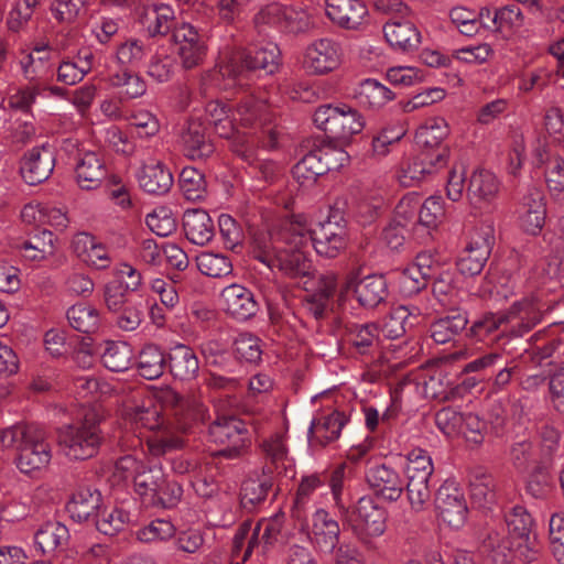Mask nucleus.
Masks as SVG:
<instances>
[{"instance_id":"43","label":"nucleus","mask_w":564,"mask_h":564,"mask_svg":"<svg viewBox=\"0 0 564 564\" xmlns=\"http://www.w3.org/2000/svg\"><path fill=\"white\" fill-rule=\"evenodd\" d=\"M272 486L271 474L263 470L262 475L253 474L241 485V505L243 508H253L256 505L264 501Z\"/></svg>"},{"instance_id":"37","label":"nucleus","mask_w":564,"mask_h":564,"mask_svg":"<svg viewBox=\"0 0 564 564\" xmlns=\"http://www.w3.org/2000/svg\"><path fill=\"white\" fill-rule=\"evenodd\" d=\"M167 361L175 379L191 380L198 373V358L194 350L184 344H176L170 348Z\"/></svg>"},{"instance_id":"3","label":"nucleus","mask_w":564,"mask_h":564,"mask_svg":"<svg viewBox=\"0 0 564 564\" xmlns=\"http://www.w3.org/2000/svg\"><path fill=\"white\" fill-rule=\"evenodd\" d=\"M101 420V410L89 406L83 410L76 422L62 426L57 432V441L64 455L70 459L93 457L102 440L99 429Z\"/></svg>"},{"instance_id":"45","label":"nucleus","mask_w":564,"mask_h":564,"mask_svg":"<svg viewBox=\"0 0 564 564\" xmlns=\"http://www.w3.org/2000/svg\"><path fill=\"white\" fill-rule=\"evenodd\" d=\"M132 349L123 341H106L100 352L104 366L113 372H123L130 368Z\"/></svg>"},{"instance_id":"1","label":"nucleus","mask_w":564,"mask_h":564,"mask_svg":"<svg viewBox=\"0 0 564 564\" xmlns=\"http://www.w3.org/2000/svg\"><path fill=\"white\" fill-rule=\"evenodd\" d=\"M306 225L285 221L254 238L253 257L271 270L299 281L307 290L315 269L311 259Z\"/></svg>"},{"instance_id":"33","label":"nucleus","mask_w":564,"mask_h":564,"mask_svg":"<svg viewBox=\"0 0 564 564\" xmlns=\"http://www.w3.org/2000/svg\"><path fill=\"white\" fill-rule=\"evenodd\" d=\"M183 228L186 238L197 246L208 243L215 234L214 223L203 209L186 210L183 215Z\"/></svg>"},{"instance_id":"47","label":"nucleus","mask_w":564,"mask_h":564,"mask_svg":"<svg viewBox=\"0 0 564 564\" xmlns=\"http://www.w3.org/2000/svg\"><path fill=\"white\" fill-rule=\"evenodd\" d=\"M199 272L209 278L223 279L232 274L230 258L220 252L203 251L196 257Z\"/></svg>"},{"instance_id":"35","label":"nucleus","mask_w":564,"mask_h":564,"mask_svg":"<svg viewBox=\"0 0 564 564\" xmlns=\"http://www.w3.org/2000/svg\"><path fill=\"white\" fill-rule=\"evenodd\" d=\"M100 507L101 495L90 487L79 488L66 505L67 512L77 522L94 519Z\"/></svg>"},{"instance_id":"25","label":"nucleus","mask_w":564,"mask_h":564,"mask_svg":"<svg viewBox=\"0 0 564 564\" xmlns=\"http://www.w3.org/2000/svg\"><path fill=\"white\" fill-rule=\"evenodd\" d=\"M51 459V447L45 442L43 432L36 429L30 442L21 447L17 457V466L21 473L31 474L47 467Z\"/></svg>"},{"instance_id":"26","label":"nucleus","mask_w":564,"mask_h":564,"mask_svg":"<svg viewBox=\"0 0 564 564\" xmlns=\"http://www.w3.org/2000/svg\"><path fill=\"white\" fill-rule=\"evenodd\" d=\"M223 307L227 314L238 321H246L254 316L259 304L253 293L241 284H230L220 294Z\"/></svg>"},{"instance_id":"42","label":"nucleus","mask_w":564,"mask_h":564,"mask_svg":"<svg viewBox=\"0 0 564 564\" xmlns=\"http://www.w3.org/2000/svg\"><path fill=\"white\" fill-rule=\"evenodd\" d=\"M416 308L410 311L409 307L400 305L394 307L384 318L381 333L386 338L397 339L403 336L406 330L417 323Z\"/></svg>"},{"instance_id":"10","label":"nucleus","mask_w":564,"mask_h":564,"mask_svg":"<svg viewBox=\"0 0 564 564\" xmlns=\"http://www.w3.org/2000/svg\"><path fill=\"white\" fill-rule=\"evenodd\" d=\"M494 243V225L486 223L477 227L457 261V270L466 276L479 274L491 253Z\"/></svg>"},{"instance_id":"20","label":"nucleus","mask_w":564,"mask_h":564,"mask_svg":"<svg viewBox=\"0 0 564 564\" xmlns=\"http://www.w3.org/2000/svg\"><path fill=\"white\" fill-rule=\"evenodd\" d=\"M260 448L264 455L269 474L292 478L295 475L294 459L289 455L286 437L282 433H273L262 440Z\"/></svg>"},{"instance_id":"46","label":"nucleus","mask_w":564,"mask_h":564,"mask_svg":"<svg viewBox=\"0 0 564 564\" xmlns=\"http://www.w3.org/2000/svg\"><path fill=\"white\" fill-rule=\"evenodd\" d=\"M445 218L444 200L442 196L432 195L422 204L420 203L417 226L420 227V236L430 234L436 229Z\"/></svg>"},{"instance_id":"29","label":"nucleus","mask_w":564,"mask_h":564,"mask_svg":"<svg viewBox=\"0 0 564 564\" xmlns=\"http://www.w3.org/2000/svg\"><path fill=\"white\" fill-rule=\"evenodd\" d=\"M72 246L76 256L88 265L96 269H106L110 265L107 247L90 234L75 235Z\"/></svg>"},{"instance_id":"62","label":"nucleus","mask_w":564,"mask_h":564,"mask_svg":"<svg viewBox=\"0 0 564 564\" xmlns=\"http://www.w3.org/2000/svg\"><path fill=\"white\" fill-rule=\"evenodd\" d=\"M175 535L174 524L166 519H155L138 529L135 536L143 543H156L170 540Z\"/></svg>"},{"instance_id":"51","label":"nucleus","mask_w":564,"mask_h":564,"mask_svg":"<svg viewBox=\"0 0 564 564\" xmlns=\"http://www.w3.org/2000/svg\"><path fill=\"white\" fill-rule=\"evenodd\" d=\"M481 549L487 564H511V542L499 532H490L484 540Z\"/></svg>"},{"instance_id":"13","label":"nucleus","mask_w":564,"mask_h":564,"mask_svg":"<svg viewBox=\"0 0 564 564\" xmlns=\"http://www.w3.org/2000/svg\"><path fill=\"white\" fill-rule=\"evenodd\" d=\"M308 236V246H313L316 253L321 257L334 259L345 250L347 246L346 225L340 220L318 223L314 228L306 227Z\"/></svg>"},{"instance_id":"15","label":"nucleus","mask_w":564,"mask_h":564,"mask_svg":"<svg viewBox=\"0 0 564 564\" xmlns=\"http://www.w3.org/2000/svg\"><path fill=\"white\" fill-rule=\"evenodd\" d=\"M438 518L449 528L459 529L468 514L464 492L454 481H445L436 491L434 500Z\"/></svg>"},{"instance_id":"5","label":"nucleus","mask_w":564,"mask_h":564,"mask_svg":"<svg viewBox=\"0 0 564 564\" xmlns=\"http://www.w3.org/2000/svg\"><path fill=\"white\" fill-rule=\"evenodd\" d=\"M235 120L238 128L250 129L249 135L240 132L243 138L245 149L252 144L254 153L262 134H268L270 138L268 143L263 142V145H274V131L269 126L271 113L268 105L262 99L253 96L242 99L235 110Z\"/></svg>"},{"instance_id":"41","label":"nucleus","mask_w":564,"mask_h":564,"mask_svg":"<svg viewBox=\"0 0 564 564\" xmlns=\"http://www.w3.org/2000/svg\"><path fill=\"white\" fill-rule=\"evenodd\" d=\"M348 421V415L340 411H334L318 421L313 420L307 430V438L311 441L315 437L324 444L333 442L339 437Z\"/></svg>"},{"instance_id":"49","label":"nucleus","mask_w":564,"mask_h":564,"mask_svg":"<svg viewBox=\"0 0 564 564\" xmlns=\"http://www.w3.org/2000/svg\"><path fill=\"white\" fill-rule=\"evenodd\" d=\"M292 174L301 185L313 184L318 176L326 174L321 149H315L304 155V158L294 165Z\"/></svg>"},{"instance_id":"22","label":"nucleus","mask_w":564,"mask_h":564,"mask_svg":"<svg viewBox=\"0 0 564 564\" xmlns=\"http://www.w3.org/2000/svg\"><path fill=\"white\" fill-rule=\"evenodd\" d=\"M55 166V155L51 147L41 145L29 150L21 160L20 172L30 185L46 181Z\"/></svg>"},{"instance_id":"36","label":"nucleus","mask_w":564,"mask_h":564,"mask_svg":"<svg viewBox=\"0 0 564 564\" xmlns=\"http://www.w3.org/2000/svg\"><path fill=\"white\" fill-rule=\"evenodd\" d=\"M139 185L148 193L163 195L173 185V175L166 166L153 161L144 164L138 173Z\"/></svg>"},{"instance_id":"12","label":"nucleus","mask_w":564,"mask_h":564,"mask_svg":"<svg viewBox=\"0 0 564 564\" xmlns=\"http://www.w3.org/2000/svg\"><path fill=\"white\" fill-rule=\"evenodd\" d=\"M352 292L358 304L366 308L378 306L388 295V285L383 275L369 274L360 278L359 271L354 270L346 276L340 289V297Z\"/></svg>"},{"instance_id":"16","label":"nucleus","mask_w":564,"mask_h":564,"mask_svg":"<svg viewBox=\"0 0 564 564\" xmlns=\"http://www.w3.org/2000/svg\"><path fill=\"white\" fill-rule=\"evenodd\" d=\"M173 42L183 67L199 65L206 55L204 36L191 23L183 22L173 29Z\"/></svg>"},{"instance_id":"61","label":"nucleus","mask_w":564,"mask_h":564,"mask_svg":"<svg viewBox=\"0 0 564 564\" xmlns=\"http://www.w3.org/2000/svg\"><path fill=\"white\" fill-rule=\"evenodd\" d=\"M97 530L105 535H115L121 531L129 520V514L118 508L99 509L98 516L93 519Z\"/></svg>"},{"instance_id":"44","label":"nucleus","mask_w":564,"mask_h":564,"mask_svg":"<svg viewBox=\"0 0 564 564\" xmlns=\"http://www.w3.org/2000/svg\"><path fill=\"white\" fill-rule=\"evenodd\" d=\"M326 479L319 474L303 476L297 488L292 516L296 521L306 520V510L310 507L311 496L323 488Z\"/></svg>"},{"instance_id":"50","label":"nucleus","mask_w":564,"mask_h":564,"mask_svg":"<svg viewBox=\"0 0 564 564\" xmlns=\"http://www.w3.org/2000/svg\"><path fill=\"white\" fill-rule=\"evenodd\" d=\"M21 218L25 224L29 225H52V226H65L67 218L59 210L55 208H48L41 203H29L21 210Z\"/></svg>"},{"instance_id":"17","label":"nucleus","mask_w":564,"mask_h":564,"mask_svg":"<svg viewBox=\"0 0 564 564\" xmlns=\"http://www.w3.org/2000/svg\"><path fill=\"white\" fill-rule=\"evenodd\" d=\"M340 46L330 39H319L311 43L304 53L303 67L314 75H323L336 69L340 64Z\"/></svg>"},{"instance_id":"24","label":"nucleus","mask_w":564,"mask_h":564,"mask_svg":"<svg viewBox=\"0 0 564 564\" xmlns=\"http://www.w3.org/2000/svg\"><path fill=\"white\" fill-rule=\"evenodd\" d=\"M326 14L338 26L359 30L368 18V8L361 0H327Z\"/></svg>"},{"instance_id":"48","label":"nucleus","mask_w":564,"mask_h":564,"mask_svg":"<svg viewBox=\"0 0 564 564\" xmlns=\"http://www.w3.org/2000/svg\"><path fill=\"white\" fill-rule=\"evenodd\" d=\"M148 54L149 47L145 43L131 37L117 47L115 59L121 69L133 70L143 63Z\"/></svg>"},{"instance_id":"59","label":"nucleus","mask_w":564,"mask_h":564,"mask_svg":"<svg viewBox=\"0 0 564 564\" xmlns=\"http://www.w3.org/2000/svg\"><path fill=\"white\" fill-rule=\"evenodd\" d=\"M420 199L413 194L403 196L394 208V223L413 230L420 235V227L417 226Z\"/></svg>"},{"instance_id":"31","label":"nucleus","mask_w":564,"mask_h":564,"mask_svg":"<svg viewBox=\"0 0 564 564\" xmlns=\"http://www.w3.org/2000/svg\"><path fill=\"white\" fill-rule=\"evenodd\" d=\"M123 415L130 424L147 429L153 433L166 425L162 416L161 405L151 398L143 400L140 404L127 405Z\"/></svg>"},{"instance_id":"34","label":"nucleus","mask_w":564,"mask_h":564,"mask_svg":"<svg viewBox=\"0 0 564 564\" xmlns=\"http://www.w3.org/2000/svg\"><path fill=\"white\" fill-rule=\"evenodd\" d=\"M175 19L174 10L169 4H153L142 9L139 23L150 36L165 35Z\"/></svg>"},{"instance_id":"19","label":"nucleus","mask_w":564,"mask_h":564,"mask_svg":"<svg viewBox=\"0 0 564 564\" xmlns=\"http://www.w3.org/2000/svg\"><path fill=\"white\" fill-rule=\"evenodd\" d=\"M517 215L518 224L525 234L539 235L546 219V202L542 189L529 188L519 204Z\"/></svg>"},{"instance_id":"2","label":"nucleus","mask_w":564,"mask_h":564,"mask_svg":"<svg viewBox=\"0 0 564 564\" xmlns=\"http://www.w3.org/2000/svg\"><path fill=\"white\" fill-rule=\"evenodd\" d=\"M280 62V50L275 43L251 47L235 54L202 77L206 87L232 88L245 70H263L273 74Z\"/></svg>"},{"instance_id":"27","label":"nucleus","mask_w":564,"mask_h":564,"mask_svg":"<svg viewBox=\"0 0 564 564\" xmlns=\"http://www.w3.org/2000/svg\"><path fill=\"white\" fill-rule=\"evenodd\" d=\"M75 181L82 189L93 191L100 186L108 170L104 158L95 151L79 153L75 164Z\"/></svg>"},{"instance_id":"6","label":"nucleus","mask_w":564,"mask_h":564,"mask_svg":"<svg viewBox=\"0 0 564 564\" xmlns=\"http://www.w3.org/2000/svg\"><path fill=\"white\" fill-rule=\"evenodd\" d=\"M313 121L318 129L340 140H347L360 133L366 123L358 110L345 104L318 107L314 112Z\"/></svg>"},{"instance_id":"58","label":"nucleus","mask_w":564,"mask_h":564,"mask_svg":"<svg viewBox=\"0 0 564 564\" xmlns=\"http://www.w3.org/2000/svg\"><path fill=\"white\" fill-rule=\"evenodd\" d=\"M506 524L508 528V540H517L533 535V519L527 509L522 506H514L506 514Z\"/></svg>"},{"instance_id":"55","label":"nucleus","mask_w":564,"mask_h":564,"mask_svg":"<svg viewBox=\"0 0 564 564\" xmlns=\"http://www.w3.org/2000/svg\"><path fill=\"white\" fill-rule=\"evenodd\" d=\"M379 328L373 323L354 324L349 328V341L360 355L370 354L379 340Z\"/></svg>"},{"instance_id":"4","label":"nucleus","mask_w":564,"mask_h":564,"mask_svg":"<svg viewBox=\"0 0 564 564\" xmlns=\"http://www.w3.org/2000/svg\"><path fill=\"white\" fill-rule=\"evenodd\" d=\"M434 464L431 455L422 448H414L406 455V499L413 512L425 511L431 502V479Z\"/></svg>"},{"instance_id":"53","label":"nucleus","mask_w":564,"mask_h":564,"mask_svg":"<svg viewBox=\"0 0 564 564\" xmlns=\"http://www.w3.org/2000/svg\"><path fill=\"white\" fill-rule=\"evenodd\" d=\"M468 318L465 313L446 316L431 325V337L436 344H446L466 328Z\"/></svg>"},{"instance_id":"64","label":"nucleus","mask_w":564,"mask_h":564,"mask_svg":"<svg viewBox=\"0 0 564 564\" xmlns=\"http://www.w3.org/2000/svg\"><path fill=\"white\" fill-rule=\"evenodd\" d=\"M550 550L554 558L564 564V511L554 512L549 521Z\"/></svg>"},{"instance_id":"28","label":"nucleus","mask_w":564,"mask_h":564,"mask_svg":"<svg viewBox=\"0 0 564 564\" xmlns=\"http://www.w3.org/2000/svg\"><path fill=\"white\" fill-rule=\"evenodd\" d=\"M506 316L509 332L514 337L523 336L543 319L539 305L527 299L513 303Z\"/></svg>"},{"instance_id":"23","label":"nucleus","mask_w":564,"mask_h":564,"mask_svg":"<svg viewBox=\"0 0 564 564\" xmlns=\"http://www.w3.org/2000/svg\"><path fill=\"white\" fill-rule=\"evenodd\" d=\"M366 478L375 494L388 501H397L404 490L400 474L387 464L371 466Z\"/></svg>"},{"instance_id":"56","label":"nucleus","mask_w":564,"mask_h":564,"mask_svg":"<svg viewBox=\"0 0 564 564\" xmlns=\"http://www.w3.org/2000/svg\"><path fill=\"white\" fill-rule=\"evenodd\" d=\"M148 452L154 457L172 453L183 446V441L165 425L147 437Z\"/></svg>"},{"instance_id":"8","label":"nucleus","mask_w":564,"mask_h":564,"mask_svg":"<svg viewBox=\"0 0 564 564\" xmlns=\"http://www.w3.org/2000/svg\"><path fill=\"white\" fill-rule=\"evenodd\" d=\"M116 474L123 479H132L135 492L147 506L152 505L165 476L161 467H148L131 455L116 463Z\"/></svg>"},{"instance_id":"54","label":"nucleus","mask_w":564,"mask_h":564,"mask_svg":"<svg viewBox=\"0 0 564 564\" xmlns=\"http://www.w3.org/2000/svg\"><path fill=\"white\" fill-rule=\"evenodd\" d=\"M449 127L444 118L427 119L415 133L416 143L427 149H433L448 135Z\"/></svg>"},{"instance_id":"63","label":"nucleus","mask_w":564,"mask_h":564,"mask_svg":"<svg viewBox=\"0 0 564 564\" xmlns=\"http://www.w3.org/2000/svg\"><path fill=\"white\" fill-rule=\"evenodd\" d=\"M495 479L484 471L476 473L470 480V497L478 507H487L495 500Z\"/></svg>"},{"instance_id":"11","label":"nucleus","mask_w":564,"mask_h":564,"mask_svg":"<svg viewBox=\"0 0 564 564\" xmlns=\"http://www.w3.org/2000/svg\"><path fill=\"white\" fill-rule=\"evenodd\" d=\"M206 117L215 132L225 139H231L232 151L243 160H253V145L245 149L243 138L238 130L235 112H230L227 106L218 100H212L206 105Z\"/></svg>"},{"instance_id":"9","label":"nucleus","mask_w":564,"mask_h":564,"mask_svg":"<svg viewBox=\"0 0 564 564\" xmlns=\"http://www.w3.org/2000/svg\"><path fill=\"white\" fill-rule=\"evenodd\" d=\"M210 442L221 445L218 455L228 459L237 458L248 446V431L245 423L235 416H221L208 429Z\"/></svg>"},{"instance_id":"38","label":"nucleus","mask_w":564,"mask_h":564,"mask_svg":"<svg viewBox=\"0 0 564 564\" xmlns=\"http://www.w3.org/2000/svg\"><path fill=\"white\" fill-rule=\"evenodd\" d=\"M69 531L58 521L43 523L34 533V545L42 554H50L67 544Z\"/></svg>"},{"instance_id":"30","label":"nucleus","mask_w":564,"mask_h":564,"mask_svg":"<svg viewBox=\"0 0 564 564\" xmlns=\"http://www.w3.org/2000/svg\"><path fill=\"white\" fill-rule=\"evenodd\" d=\"M184 154L192 160H205L215 152L213 141L206 135L205 127L191 120L181 135Z\"/></svg>"},{"instance_id":"39","label":"nucleus","mask_w":564,"mask_h":564,"mask_svg":"<svg viewBox=\"0 0 564 564\" xmlns=\"http://www.w3.org/2000/svg\"><path fill=\"white\" fill-rule=\"evenodd\" d=\"M383 34L391 47L403 52L416 48L421 42L420 32L410 21L386 23Z\"/></svg>"},{"instance_id":"40","label":"nucleus","mask_w":564,"mask_h":564,"mask_svg":"<svg viewBox=\"0 0 564 564\" xmlns=\"http://www.w3.org/2000/svg\"><path fill=\"white\" fill-rule=\"evenodd\" d=\"M354 97L364 107L380 109L393 100L395 95L377 79L367 78L357 86Z\"/></svg>"},{"instance_id":"21","label":"nucleus","mask_w":564,"mask_h":564,"mask_svg":"<svg viewBox=\"0 0 564 564\" xmlns=\"http://www.w3.org/2000/svg\"><path fill=\"white\" fill-rule=\"evenodd\" d=\"M500 191V181L495 173L485 169L473 172L467 186V198L477 210H487Z\"/></svg>"},{"instance_id":"7","label":"nucleus","mask_w":564,"mask_h":564,"mask_svg":"<svg viewBox=\"0 0 564 564\" xmlns=\"http://www.w3.org/2000/svg\"><path fill=\"white\" fill-rule=\"evenodd\" d=\"M249 534L250 539L243 561L247 560L253 550L265 553L275 544L283 542L285 536L283 514L276 513L270 518L261 519L254 527L250 522H243L235 534V547H241Z\"/></svg>"},{"instance_id":"52","label":"nucleus","mask_w":564,"mask_h":564,"mask_svg":"<svg viewBox=\"0 0 564 564\" xmlns=\"http://www.w3.org/2000/svg\"><path fill=\"white\" fill-rule=\"evenodd\" d=\"M166 359L163 351L155 345H147L139 354L138 370L148 380L160 378L165 369Z\"/></svg>"},{"instance_id":"32","label":"nucleus","mask_w":564,"mask_h":564,"mask_svg":"<svg viewBox=\"0 0 564 564\" xmlns=\"http://www.w3.org/2000/svg\"><path fill=\"white\" fill-rule=\"evenodd\" d=\"M54 62L48 45H36L30 53L20 59L23 77L29 82L44 79L54 72Z\"/></svg>"},{"instance_id":"57","label":"nucleus","mask_w":564,"mask_h":564,"mask_svg":"<svg viewBox=\"0 0 564 564\" xmlns=\"http://www.w3.org/2000/svg\"><path fill=\"white\" fill-rule=\"evenodd\" d=\"M178 183L181 192L187 200L197 202L206 195L205 176L195 167H184L180 174Z\"/></svg>"},{"instance_id":"18","label":"nucleus","mask_w":564,"mask_h":564,"mask_svg":"<svg viewBox=\"0 0 564 564\" xmlns=\"http://www.w3.org/2000/svg\"><path fill=\"white\" fill-rule=\"evenodd\" d=\"M340 527L324 508H317L311 518L308 538L314 547L324 554H333L338 546Z\"/></svg>"},{"instance_id":"60","label":"nucleus","mask_w":564,"mask_h":564,"mask_svg":"<svg viewBox=\"0 0 564 564\" xmlns=\"http://www.w3.org/2000/svg\"><path fill=\"white\" fill-rule=\"evenodd\" d=\"M66 316L69 325L82 333H93L99 325L98 311L93 306L73 305L68 308Z\"/></svg>"},{"instance_id":"14","label":"nucleus","mask_w":564,"mask_h":564,"mask_svg":"<svg viewBox=\"0 0 564 564\" xmlns=\"http://www.w3.org/2000/svg\"><path fill=\"white\" fill-rule=\"evenodd\" d=\"M358 523H351L356 538L366 546L372 547L373 540L381 536L387 529L386 511L371 498L361 497L356 506Z\"/></svg>"}]
</instances>
